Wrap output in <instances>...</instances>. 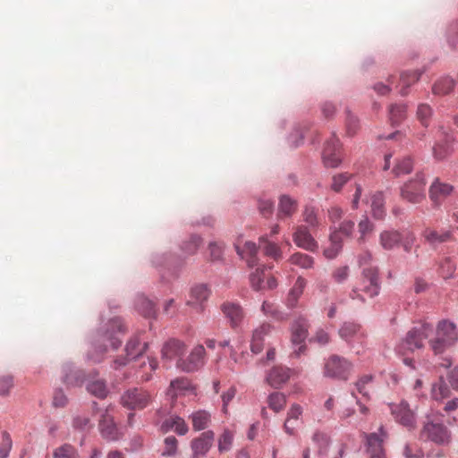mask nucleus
I'll return each mask as SVG.
<instances>
[{"label":"nucleus","mask_w":458,"mask_h":458,"mask_svg":"<svg viewBox=\"0 0 458 458\" xmlns=\"http://www.w3.org/2000/svg\"><path fill=\"white\" fill-rule=\"evenodd\" d=\"M372 255L366 251L360 255L359 264L362 267L361 284L360 287H354L350 293L352 300L365 301L363 293L369 298H374L379 294L380 282L378 277V269L377 267L371 266Z\"/></svg>","instance_id":"f257e3e1"},{"label":"nucleus","mask_w":458,"mask_h":458,"mask_svg":"<svg viewBox=\"0 0 458 458\" xmlns=\"http://www.w3.org/2000/svg\"><path fill=\"white\" fill-rule=\"evenodd\" d=\"M457 342L458 329L454 322L446 319L437 323L428 339L429 347L436 355L443 353Z\"/></svg>","instance_id":"f03ea898"},{"label":"nucleus","mask_w":458,"mask_h":458,"mask_svg":"<svg viewBox=\"0 0 458 458\" xmlns=\"http://www.w3.org/2000/svg\"><path fill=\"white\" fill-rule=\"evenodd\" d=\"M338 335L355 354L364 353L368 335L360 324L352 321L344 322L338 329Z\"/></svg>","instance_id":"7ed1b4c3"},{"label":"nucleus","mask_w":458,"mask_h":458,"mask_svg":"<svg viewBox=\"0 0 458 458\" xmlns=\"http://www.w3.org/2000/svg\"><path fill=\"white\" fill-rule=\"evenodd\" d=\"M433 334V327L424 323L411 328L406 336L396 345L395 351L399 354H405L407 351L413 352L424 346V341L429 339Z\"/></svg>","instance_id":"20e7f679"},{"label":"nucleus","mask_w":458,"mask_h":458,"mask_svg":"<svg viewBox=\"0 0 458 458\" xmlns=\"http://www.w3.org/2000/svg\"><path fill=\"white\" fill-rule=\"evenodd\" d=\"M427 179L423 172L404 182L400 187V197L411 204H420L426 198Z\"/></svg>","instance_id":"39448f33"},{"label":"nucleus","mask_w":458,"mask_h":458,"mask_svg":"<svg viewBox=\"0 0 458 458\" xmlns=\"http://www.w3.org/2000/svg\"><path fill=\"white\" fill-rule=\"evenodd\" d=\"M420 437L423 441L434 443L437 445L446 446L452 443V432L442 422L428 420L420 429Z\"/></svg>","instance_id":"423d86ee"},{"label":"nucleus","mask_w":458,"mask_h":458,"mask_svg":"<svg viewBox=\"0 0 458 458\" xmlns=\"http://www.w3.org/2000/svg\"><path fill=\"white\" fill-rule=\"evenodd\" d=\"M353 364L346 358L334 354L325 362L324 375L339 380H347Z\"/></svg>","instance_id":"0eeeda50"},{"label":"nucleus","mask_w":458,"mask_h":458,"mask_svg":"<svg viewBox=\"0 0 458 458\" xmlns=\"http://www.w3.org/2000/svg\"><path fill=\"white\" fill-rule=\"evenodd\" d=\"M291 343L294 354L299 357L306 350L305 341L309 334V322L302 316L296 318L290 326Z\"/></svg>","instance_id":"6e6552de"},{"label":"nucleus","mask_w":458,"mask_h":458,"mask_svg":"<svg viewBox=\"0 0 458 458\" xmlns=\"http://www.w3.org/2000/svg\"><path fill=\"white\" fill-rule=\"evenodd\" d=\"M150 403V394L142 388H131L124 391L120 397V403L128 410H142Z\"/></svg>","instance_id":"1a4fd4ad"},{"label":"nucleus","mask_w":458,"mask_h":458,"mask_svg":"<svg viewBox=\"0 0 458 458\" xmlns=\"http://www.w3.org/2000/svg\"><path fill=\"white\" fill-rule=\"evenodd\" d=\"M366 440L367 452L369 458H386L384 442L387 439L388 434L384 426H380L377 432L367 434L362 433Z\"/></svg>","instance_id":"9d476101"},{"label":"nucleus","mask_w":458,"mask_h":458,"mask_svg":"<svg viewBox=\"0 0 458 458\" xmlns=\"http://www.w3.org/2000/svg\"><path fill=\"white\" fill-rule=\"evenodd\" d=\"M99 412L98 429L101 437L109 442L119 440L123 437V434L114 422V417L110 412V408L107 407L99 410Z\"/></svg>","instance_id":"9b49d317"},{"label":"nucleus","mask_w":458,"mask_h":458,"mask_svg":"<svg viewBox=\"0 0 458 458\" xmlns=\"http://www.w3.org/2000/svg\"><path fill=\"white\" fill-rule=\"evenodd\" d=\"M391 412L396 422L405 427L408 430H413L417 427L416 413L410 409L405 401L391 404Z\"/></svg>","instance_id":"f8f14e48"},{"label":"nucleus","mask_w":458,"mask_h":458,"mask_svg":"<svg viewBox=\"0 0 458 458\" xmlns=\"http://www.w3.org/2000/svg\"><path fill=\"white\" fill-rule=\"evenodd\" d=\"M294 244L302 250L316 252L318 249V243L310 233L308 226L301 225L294 227L293 233Z\"/></svg>","instance_id":"ddd939ff"},{"label":"nucleus","mask_w":458,"mask_h":458,"mask_svg":"<svg viewBox=\"0 0 458 458\" xmlns=\"http://www.w3.org/2000/svg\"><path fill=\"white\" fill-rule=\"evenodd\" d=\"M123 322L119 318L109 321V327L99 335L102 343L109 342L112 349L116 350L122 344L121 335L123 334Z\"/></svg>","instance_id":"4468645a"},{"label":"nucleus","mask_w":458,"mask_h":458,"mask_svg":"<svg viewBox=\"0 0 458 458\" xmlns=\"http://www.w3.org/2000/svg\"><path fill=\"white\" fill-rule=\"evenodd\" d=\"M205 354L204 346L199 344L192 349L186 360L179 359L177 368L186 372L195 371L204 365Z\"/></svg>","instance_id":"2eb2a0df"},{"label":"nucleus","mask_w":458,"mask_h":458,"mask_svg":"<svg viewBox=\"0 0 458 458\" xmlns=\"http://www.w3.org/2000/svg\"><path fill=\"white\" fill-rule=\"evenodd\" d=\"M210 293V289L207 284H194L190 290L186 304L200 312L204 310V304L208 300Z\"/></svg>","instance_id":"dca6fc26"},{"label":"nucleus","mask_w":458,"mask_h":458,"mask_svg":"<svg viewBox=\"0 0 458 458\" xmlns=\"http://www.w3.org/2000/svg\"><path fill=\"white\" fill-rule=\"evenodd\" d=\"M438 140L433 147V155L435 158L443 160L449 157L454 151V139L452 134L440 128L438 131Z\"/></svg>","instance_id":"f3484780"},{"label":"nucleus","mask_w":458,"mask_h":458,"mask_svg":"<svg viewBox=\"0 0 458 458\" xmlns=\"http://www.w3.org/2000/svg\"><path fill=\"white\" fill-rule=\"evenodd\" d=\"M215 434L212 430H207L201 433L198 437L191 442L193 458L205 456L213 445Z\"/></svg>","instance_id":"a211bd4d"},{"label":"nucleus","mask_w":458,"mask_h":458,"mask_svg":"<svg viewBox=\"0 0 458 458\" xmlns=\"http://www.w3.org/2000/svg\"><path fill=\"white\" fill-rule=\"evenodd\" d=\"M186 345L183 342L178 339H170L163 345L161 355L164 361L176 360L185 353Z\"/></svg>","instance_id":"6ab92c4d"},{"label":"nucleus","mask_w":458,"mask_h":458,"mask_svg":"<svg viewBox=\"0 0 458 458\" xmlns=\"http://www.w3.org/2000/svg\"><path fill=\"white\" fill-rule=\"evenodd\" d=\"M339 148V140L335 137H333L327 142L322 153L323 163L327 167L335 168L341 164Z\"/></svg>","instance_id":"aec40b11"},{"label":"nucleus","mask_w":458,"mask_h":458,"mask_svg":"<svg viewBox=\"0 0 458 458\" xmlns=\"http://www.w3.org/2000/svg\"><path fill=\"white\" fill-rule=\"evenodd\" d=\"M292 370L284 366L277 365L269 369L266 375V382L274 388H279L291 377Z\"/></svg>","instance_id":"412c9836"},{"label":"nucleus","mask_w":458,"mask_h":458,"mask_svg":"<svg viewBox=\"0 0 458 458\" xmlns=\"http://www.w3.org/2000/svg\"><path fill=\"white\" fill-rule=\"evenodd\" d=\"M221 309L233 328H236L242 325L245 314L239 303L226 301L222 305Z\"/></svg>","instance_id":"4be33fe9"},{"label":"nucleus","mask_w":458,"mask_h":458,"mask_svg":"<svg viewBox=\"0 0 458 458\" xmlns=\"http://www.w3.org/2000/svg\"><path fill=\"white\" fill-rule=\"evenodd\" d=\"M273 327L268 323H263L252 331L250 339V351L254 354H259L264 348L265 337L268 335Z\"/></svg>","instance_id":"5701e85b"},{"label":"nucleus","mask_w":458,"mask_h":458,"mask_svg":"<svg viewBox=\"0 0 458 458\" xmlns=\"http://www.w3.org/2000/svg\"><path fill=\"white\" fill-rule=\"evenodd\" d=\"M454 191V187L439 179H435L429 187V198L435 206H439L442 200L449 196Z\"/></svg>","instance_id":"b1692460"},{"label":"nucleus","mask_w":458,"mask_h":458,"mask_svg":"<svg viewBox=\"0 0 458 458\" xmlns=\"http://www.w3.org/2000/svg\"><path fill=\"white\" fill-rule=\"evenodd\" d=\"M166 394L171 398H175L179 395L196 394V393L188 378L180 377L171 381Z\"/></svg>","instance_id":"393cba45"},{"label":"nucleus","mask_w":458,"mask_h":458,"mask_svg":"<svg viewBox=\"0 0 458 458\" xmlns=\"http://www.w3.org/2000/svg\"><path fill=\"white\" fill-rule=\"evenodd\" d=\"M343 239L335 227H330L329 244L324 248L323 255L327 259H335L342 250Z\"/></svg>","instance_id":"a878e982"},{"label":"nucleus","mask_w":458,"mask_h":458,"mask_svg":"<svg viewBox=\"0 0 458 458\" xmlns=\"http://www.w3.org/2000/svg\"><path fill=\"white\" fill-rule=\"evenodd\" d=\"M235 250L237 254L243 259L246 260L249 267H252L258 266V246L253 242H245L242 248L240 247L239 243H235Z\"/></svg>","instance_id":"bb28decb"},{"label":"nucleus","mask_w":458,"mask_h":458,"mask_svg":"<svg viewBox=\"0 0 458 458\" xmlns=\"http://www.w3.org/2000/svg\"><path fill=\"white\" fill-rule=\"evenodd\" d=\"M160 428L164 433L174 430L179 436H184L189 431V427L185 420L177 415L171 416L170 418L164 420L160 426Z\"/></svg>","instance_id":"cd10ccee"},{"label":"nucleus","mask_w":458,"mask_h":458,"mask_svg":"<svg viewBox=\"0 0 458 458\" xmlns=\"http://www.w3.org/2000/svg\"><path fill=\"white\" fill-rule=\"evenodd\" d=\"M307 281L302 276H298L293 287L290 289L284 304L288 309H294L297 306L298 301L303 293L306 287Z\"/></svg>","instance_id":"c85d7f7f"},{"label":"nucleus","mask_w":458,"mask_h":458,"mask_svg":"<svg viewBox=\"0 0 458 458\" xmlns=\"http://www.w3.org/2000/svg\"><path fill=\"white\" fill-rule=\"evenodd\" d=\"M403 242V237L398 231L386 230L379 235V243L385 250H392Z\"/></svg>","instance_id":"c756f323"},{"label":"nucleus","mask_w":458,"mask_h":458,"mask_svg":"<svg viewBox=\"0 0 458 458\" xmlns=\"http://www.w3.org/2000/svg\"><path fill=\"white\" fill-rule=\"evenodd\" d=\"M297 206L296 199L288 195H282L279 199L277 217L279 219L291 217L295 213Z\"/></svg>","instance_id":"7c9ffc66"},{"label":"nucleus","mask_w":458,"mask_h":458,"mask_svg":"<svg viewBox=\"0 0 458 458\" xmlns=\"http://www.w3.org/2000/svg\"><path fill=\"white\" fill-rule=\"evenodd\" d=\"M190 419L191 420L193 429L195 431H201L208 427L211 421V415L205 410H199L192 412L190 415Z\"/></svg>","instance_id":"2f4dec72"},{"label":"nucleus","mask_w":458,"mask_h":458,"mask_svg":"<svg viewBox=\"0 0 458 458\" xmlns=\"http://www.w3.org/2000/svg\"><path fill=\"white\" fill-rule=\"evenodd\" d=\"M425 240L430 244H439L447 242L452 235L451 230L437 231L430 228H426L422 233Z\"/></svg>","instance_id":"473e14b6"},{"label":"nucleus","mask_w":458,"mask_h":458,"mask_svg":"<svg viewBox=\"0 0 458 458\" xmlns=\"http://www.w3.org/2000/svg\"><path fill=\"white\" fill-rule=\"evenodd\" d=\"M148 343H141L138 337L131 338L125 346L128 358L133 360L141 356L148 349Z\"/></svg>","instance_id":"72a5a7b5"},{"label":"nucleus","mask_w":458,"mask_h":458,"mask_svg":"<svg viewBox=\"0 0 458 458\" xmlns=\"http://www.w3.org/2000/svg\"><path fill=\"white\" fill-rule=\"evenodd\" d=\"M312 442L318 448V454L319 457L324 458L327 456L330 438L328 435L322 431H316L312 436Z\"/></svg>","instance_id":"f704fd0d"},{"label":"nucleus","mask_w":458,"mask_h":458,"mask_svg":"<svg viewBox=\"0 0 458 458\" xmlns=\"http://www.w3.org/2000/svg\"><path fill=\"white\" fill-rule=\"evenodd\" d=\"M261 311L276 321H285L289 317L288 313L282 311L276 303L268 301H263Z\"/></svg>","instance_id":"c9c22d12"},{"label":"nucleus","mask_w":458,"mask_h":458,"mask_svg":"<svg viewBox=\"0 0 458 458\" xmlns=\"http://www.w3.org/2000/svg\"><path fill=\"white\" fill-rule=\"evenodd\" d=\"M370 207L375 218L380 219L385 216V198L382 191H377L370 196Z\"/></svg>","instance_id":"e433bc0d"},{"label":"nucleus","mask_w":458,"mask_h":458,"mask_svg":"<svg viewBox=\"0 0 458 458\" xmlns=\"http://www.w3.org/2000/svg\"><path fill=\"white\" fill-rule=\"evenodd\" d=\"M413 169V161L410 157L394 159L392 174L396 176H402L410 174Z\"/></svg>","instance_id":"4c0bfd02"},{"label":"nucleus","mask_w":458,"mask_h":458,"mask_svg":"<svg viewBox=\"0 0 458 458\" xmlns=\"http://www.w3.org/2000/svg\"><path fill=\"white\" fill-rule=\"evenodd\" d=\"M289 262L292 265L297 266L302 269H310L314 267L315 260L313 257L302 253V252H295L289 258Z\"/></svg>","instance_id":"58836bf2"},{"label":"nucleus","mask_w":458,"mask_h":458,"mask_svg":"<svg viewBox=\"0 0 458 458\" xmlns=\"http://www.w3.org/2000/svg\"><path fill=\"white\" fill-rule=\"evenodd\" d=\"M267 237V235H262L259 238V243L263 246L265 254L274 259H281V248L276 242H270Z\"/></svg>","instance_id":"ea45409f"},{"label":"nucleus","mask_w":458,"mask_h":458,"mask_svg":"<svg viewBox=\"0 0 458 458\" xmlns=\"http://www.w3.org/2000/svg\"><path fill=\"white\" fill-rule=\"evenodd\" d=\"M420 77V72L418 71L403 72L400 77L401 95L405 96L408 93L407 89L418 81Z\"/></svg>","instance_id":"a19ab883"},{"label":"nucleus","mask_w":458,"mask_h":458,"mask_svg":"<svg viewBox=\"0 0 458 458\" xmlns=\"http://www.w3.org/2000/svg\"><path fill=\"white\" fill-rule=\"evenodd\" d=\"M136 309L146 318L156 316V309L153 302L145 296H139L136 300Z\"/></svg>","instance_id":"79ce46f5"},{"label":"nucleus","mask_w":458,"mask_h":458,"mask_svg":"<svg viewBox=\"0 0 458 458\" xmlns=\"http://www.w3.org/2000/svg\"><path fill=\"white\" fill-rule=\"evenodd\" d=\"M406 118V106L394 104L389 107V119L393 125L401 123Z\"/></svg>","instance_id":"37998d69"},{"label":"nucleus","mask_w":458,"mask_h":458,"mask_svg":"<svg viewBox=\"0 0 458 458\" xmlns=\"http://www.w3.org/2000/svg\"><path fill=\"white\" fill-rule=\"evenodd\" d=\"M456 270V264L450 257L443 258L438 264V272L444 279L453 277Z\"/></svg>","instance_id":"c03bdc74"},{"label":"nucleus","mask_w":458,"mask_h":458,"mask_svg":"<svg viewBox=\"0 0 458 458\" xmlns=\"http://www.w3.org/2000/svg\"><path fill=\"white\" fill-rule=\"evenodd\" d=\"M454 87V81L450 77L439 79L433 86V93L436 95H446L450 93Z\"/></svg>","instance_id":"a18cd8bd"},{"label":"nucleus","mask_w":458,"mask_h":458,"mask_svg":"<svg viewBox=\"0 0 458 458\" xmlns=\"http://www.w3.org/2000/svg\"><path fill=\"white\" fill-rule=\"evenodd\" d=\"M93 427L94 423L87 414H77L72 419V428L76 430L86 432Z\"/></svg>","instance_id":"49530a36"},{"label":"nucleus","mask_w":458,"mask_h":458,"mask_svg":"<svg viewBox=\"0 0 458 458\" xmlns=\"http://www.w3.org/2000/svg\"><path fill=\"white\" fill-rule=\"evenodd\" d=\"M233 438L234 434L227 428L225 429L217 440V447L219 453H225L230 451L233 446Z\"/></svg>","instance_id":"de8ad7c7"},{"label":"nucleus","mask_w":458,"mask_h":458,"mask_svg":"<svg viewBox=\"0 0 458 458\" xmlns=\"http://www.w3.org/2000/svg\"><path fill=\"white\" fill-rule=\"evenodd\" d=\"M265 269H267L266 266L258 267L250 276L251 287L256 291L262 290L266 287L263 276Z\"/></svg>","instance_id":"09e8293b"},{"label":"nucleus","mask_w":458,"mask_h":458,"mask_svg":"<svg viewBox=\"0 0 458 458\" xmlns=\"http://www.w3.org/2000/svg\"><path fill=\"white\" fill-rule=\"evenodd\" d=\"M302 415V407L297 403H293L287 412V418L284 424V428L285 432H291L292 427H290V422L292 420L299 421Z\"/></svg>","instance_id":"8fccbe9b"},{"label":"nucleus","mask_w":458,"mask_h":458,"mask_svg":"<svg viewBox=\"0 0 458 458\" xmlns=\"http://www.w3.org/2000/svg\"><path fill=\"white\" fill-rule=\"evenodd\" d=\"M158 368V361L154 357H148V362H143L140 366L142 374L140 376L142 381H148L152 377V372Z\"/></svg>","instance_id":"3c124183"},{"label":"nucleus","mask_w":458,"mask_h":458,"mask_svg":"<svg viewBox=\"0 0 458 458\" xmlns=\"http://www.w3.org/2000/svg\"><path fill=\"white\" fill-rule=\"evenodd\" d=\"M267 403L270 409L278 412L284 409L286 403V397L282 393L275 392L269 394Z\"/></svg>","instance_id":"603ef678"},{"label":"nucleus","mask_w":458,"mask_h":458,"mask_svg":"<svg viewBox=\"0 0 458 458\" xmlns=\"http://www.w3.org/2000/svg\"><path fill=\"white\" fill-rule=\"evenodd\" d=\"M433 114L432 107L428 104H420L417 108L416 116L417 119L424 127H428L429 124L430 118Z\"/></svg>","instance_id":"864d4df0"},{"label":"nucleus","mask_w":458,"mask_h":458,"mask_svg":"<svg viewBox=\"0 0 458 458\" xmlns=\"http://www.w3.org/2000/svg\"><path fill=\"white\" fill-rule=\"evenodd\" d=\"M87 390L91 394L102 399L106 397L108 393L106 385L103 380H96L88 384Z\"/></svg>","instance_id":"5fc2aeb1"},{"label":"nucleus","mask_w":458,"mask_h":458,"mask_svg":"<svg viewBox=\"0 0 458 458\" xmlns=\"http://www.w3.org/2000/svg\"><path fill=\"white\" fill-rule=\"evenodd\" d=\"M54 458H78V453L76 449L69 445L64 444L57 448H55L53 452Z\"/></svg>","instance_id":"6e6d98bb"},{"label":"nucleus","mask_w":458,"mask_h":458,"mask_svg":"<svg viewBox=\"0 0 458 458\" xmlns=\"http://www.w3.org/2000/svg\"><path fill=\"white\" fill-rule=\"evenodd\" d=\"M303 220L310 227H318L319 220L318 218L317 211L314 207L306 206L303 210Z\"/></svg>","instance_id":"4d7b16f0"},{"label":"nucleus","mask_w":458,"mask_h":458,"mask_svg":"<svg viewBox=\"0 0 458 458\" xmlns=\"http://www.w3.org/2000/svg\"><path fill=\"white\" fill-rule=\"evenodd\" d=\"M13 447V441L8 432L2 433V439L0 442V458H8Z\"/></svg>","instance_id":"13d9d810"},{"label":"nucleus","mask_w":458,"mask_h":458,"mask_svg":"<svg viewBox=\"0 0 458 458\" xmlns=\"http://www.w3.org/2000/svg\"><path fill=\"white\" fill-rule=\"evenodd\" d=\"M449 390L446 386L443 377H440L438 384H434L431 389L432 397L435 400H442L448 395Z\"/></svg>","instance_id":"bf43d9fd"},{"label":"nucleus","mask_w":458,"mask_h":458,"mask_svg":"<svg viewBox=\"0 0 458 458\" xmlns=\"http://www.w3.org/2000/svg\"><path fill=\"white\" fill-rule=\"evenodd\" d=\"M373 381L372 375H365L356 382L357 391L363 396H369L370 386Z\"/></svg>","instance_id":"052dcab7"},{"label":"nucleus","mask_w":458,"mask_h":458,"mask_svg":"<svg viewBox=\"0 0 458 458\" xmlns=\"http://www.w3.org/2000/svg\"><path fill=\"white\" fill-rule=\"evenodd\" d=\"M164 444L165 448L162 452L163 456L170 457L174 456L177 454L178 441L174 437L170 436L165 437L164 440Z\"/></svg>","instance_id":"680f3d73"},{"label":"nucleus","mask_w":458,"mask_h":458,"mask_svg":"<svg viewBox=\"0 0 458 458\" xmlns=\"http://www.w3.org/2000/svg\"><path fill=\"white\" fill-rule=\"evenodd\" d=\"M352 174L347 173L338 174L333 176L331 189L338 192L345 185V183L351 179Z\"/></svg>","instance_id":"e2e57ef3"},{"label":"nucleus","mask_w":458,"mask_h":458,"mask_svg":"<svg viewBox=\"0 0 458 458\" xmlns=\"http://www.w3.org/2000/svg\"><path fill=\"white\" fill-rule=\"evenodd\" d=\"M202 240L199 236L193 235L190 238V240L183 243L182 250L187 255L194 254L201 244Z\"/></svg>","instance_id":"0e129e2a"},{"label":"nucleus","mask_w":458,"mask_h":458,"mask_svg":"<svg viewBox=\"0 0 458 458\" xmlns=\"http://www.w3.org/2000/svg\"><path fill=\"white\" fill-rule=\"evenodd\" d=\"M73 372V367L72 364H66L64 367V382L68 385H75L80 381V377L75 372L74 376L72 375Z\"/></svg>","instance_id":"69168bd1"},{"label":"nucleus","mask_w":458,"mask_h":458,"mask_svg":"<svg viewBox=\"0 0 458 458\" xmlns=\"http://www.w3.org/2000/svg\"><path fill=\"white\" fill-rule=\"evenodd\" d=\"M107 351L106 344L104 346H94L92 352H89L87 359L95 363L100 362L103 360V354Z\"/></svg>","instance_id":"338daca9"},{"label":"nucleus","mask_w":458,"mask_h":458,"mask_svg":"<svg viewBox=\"0 0 458 458\" xmlns=\"http://www.w3.org/2000/svg\"><path fill=\"white\" fill-rule=\"evenodd\" d=\"M312 341L318 344L319 345H326L330 342V335H329L328 331H327L323 328H318L316 331V333L312 338Z\"/></svg>","instance_id":"774afa93"}]
</instances>
